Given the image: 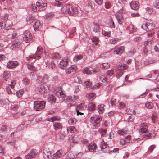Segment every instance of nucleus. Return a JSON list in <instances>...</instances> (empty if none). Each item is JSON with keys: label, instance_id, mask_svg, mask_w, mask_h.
<instances>
[{"label": "nucleus", "instance_id": "2f4dec72", "mask_svg": "<svg viewBox=\"0 0 159 159\" xmlns=\"http://www.w3.org/2000/svg\"><path fill=\"white\" fill-rule=\"evenodd\" d=\"M116 99L113 98H111L110 101L109 99H107L105 101V103L106 104L107 103L109 105V102H110L111 105H114L116 102Z\"/></svg>", "mask_w": 159, "mask_h": 159}, {"label": "nucleus", "instance_id": "8fccbe9b", "mask_svg": "<svg viewBox=\"0 0 159 159\" xmlns=\"http://www.w3.org/2000/svg\"><path fill=\"white\" fill-rule=\"evenodd\" d=\"M31 9L34 11H37L39 10L38 7L34 4H33L31 6Z\"/></svg>", "mask_w": 159, "mask_h": 159}, {"label": "nucleus", "instance_id": "f3484780", "mask_svg": "<svg viewBox=\"0 0 159 159\" xmlns=\"http://www.w3.org/2000/svg\"><path fill=\"white\" fill-rule=\"evenodd\" d=\"M46 91L45 89L44 85H41L36 89V91L37 93H44Z\"/></svg>", "mask_w": 159, "mask_h": 159}, {"label": "nucleus", "instance_id": "dca6fc26", "mask_svg": "<svg viewBox=\"0 0 159 159\" xmlns=\"http://www.w3.org/2000/svg\"><path fill=\"white\" fill-rule=\"evenodd\" d=\"M62 154L63 152L62 150H58L55 154H53L52 159H59L61 157Z\"/></svg>", "mask_w": 159, "mask_h": 159}, {"label": "nucleus", "instance_id": "4be33fe9", "mask_svg": "<svg viewBox=\"0 0 159 159\" xmlns=\"http://www.w3.org/2000/svg\"><path fill=\"white\" fill-rule=\"evenodd\" d=\"M96 145L95 144H89L87 146L89 152H93L96 149Z\"/></svg>", "mask_w": 159, "mask_h": 159}, {"label": "nucleus", "instance_id": "4468645a", "mask_svg": "<svg viewBox=\"0 0 159 159\" xmlns=\"http://www.w3.org/2000/svg\"><path fill=\"white\" fill-rule=\"evenodd\" d=\"M76 70V67L75 65H72L70 67L65 70L66 73L67 74L74 73Z\"/></svg>", "mask_w": 159, "mask_h": 159}, {"label": "nucleus", "instance_id": "20e7f679", "mask_svg": "<svg viewBox=\"0 0 159 159\" xmlns=\"http://www.w3.org/2000/svg\"><path fill=\"white\" fill-rule=\"evenodd\" d=\"M141 28L147 31L153 29L155 27V25L152 21H148L144 22L142 25Z\"/></svg>", "mask_w": 159, "mask_h": 159}, {"label": "nucleus", "instance_id": "7c9ffc66", "mask_svg": "<svg viewBox=\"0 0 159 159\" xmlns=\"http://www.w3.org/2000/svg\"><path fill=\"white\" fill-rule=\"evenodd\" d=\"M33 27L35 31L38 30L41 27L40 22L39 21H36L34 24Z\"/></svg>", "mask_w": 159, "mask_h": 159}, {"label": "nucleus", "instance_id": "b1692460", "mask_svg": "<svg viewBox=\"0 0 159 159\" xmlns=\"http://www.w3.org/2000/svg\"><path fill=\"white\" fill-rule=\"evenodd\" d=\"M104 106L103 104H101L99 105L97 107V109L100 114H102L104 112Z\"/></svg>", "mask_w": 159, "mask_h": 159}, {"label": "nucleus", "instance_id": "4c0bfd02", "mask_svg": "<svg viewBox=\"0 0 159 159\" xmlns=\"http://www.w3.org/2000/svg\"><path fill=\"white\" fill-rule=\"evenodd\" d=\"M46 63L47 66H48L52 68H54L55 66V65L54 63L52 61L51 62H48V61H46Z\"/></svg>", "mask_w": 159, "mask_h": 159}, {"label": "nucleus", "instance_id": "2eb2a0df", "mask_svg": "<svg viewBox=\"0 0 159 159\" xmlns=\"http://www.w3.org/2000/svg\"><path fill=\"white\" fill-rule=\"evenodd\" d=\"M18 63L16 61H9L7 65V67L9 69H11L16 67L18 65Z\"/></svg>", "mask_w": 159, "mask_h": 159}, {"label": "nucleus", "instance_id": "5fc2aeb1", "mask_svg": "<svg viewBox=\"0 0 159 159\" xmlns=\"http://www.w3.org/2000/svg\"><path fill=\"white\" fill-rule=\"evenodd\" d=\"M100 30L99 26L97 25H94L93 28V31L95 32H98Z\"/></svg>", "mask_w": 159, "mask_h": 159}, {"label": "nucleus", "instance_id": "f257e3e1", "mask_svg": "<svg viewBox=\"0 0 159 159\" xmlns=\"http://www.w3.org/2000/svg\"><path fill=\"white\" fill-rule=\"evenodd\" d=\"M48 56V53L44 50L43 48L39 46L37 48V51L36 53L33 55H30L27 57V60L31 62H34L35 61V59L36 56H38L39 58H47Z\"/></svg>", "mask_w": 159, "mask_h": 159}, {"label": "nucleus", "instance_id": "58836bf2", "mask_svg": "<svg viewBox=\"0 0 159 159\" xmlns=\"http://www.w3.org/2000/svg\"><path fill=\"white\" fill-rule=\"evenodd\" d=\"M112 2L110 0H108L105 3V8L107 9L109 8L112 6Z\"/></svg>", "mask_w": 159, "mask_h": 159}, {"label": "nucleus", "instance_id": "49530a36", "mask_svg": "<svg viewBox=\"0 0 159 159\" xmlns=\"http://www.w3.org/2000/svg\"><path fill=\"white\" fill-rule=\"evenodd\" d=\"M107 129H99L98 131L101 134V137L103 136L107 132Z\"/></svg>", "mask_w": 159, "mask_h": 159}, {"label": "nucleus", "instance_id": "412c9836", "mask_svg": "<svg viewBox=\"0 0 159 159\" xmlns=\"http://www.w3.org/2000/svg\"><path fill=\"white\" fill-rule=\"evenodd\" d=\"M68 61L67 59H64L62 60L60 63L59 67L61 68H63L68 64Z\"/></svg>", "mask_w": 159, "mask_h": 159}, {"label": "nucleus", "instance_id": "9d476101", "mask_svg": "<svg viewBox=\"0 0 159 159\" xmlns=\"http://www.w3.org/2000/svg\"><path fill=\"white\" fill-rule=\"evenodd\" d=\"M124 51V48L122 46L115 48L111 50V52L114 55H120L122 54Z\"/></svg>", "mask_w": 159, "mask_h": 159}, {"label": "nucleus", "instance_id": "864d4df0", "mask_svg": "<svg viewBox=\"0 0 159 159\" xmlns=\"http://www.w3.org/2000/svg\"><path fill=\"white\" fill-rule=\"evenodd\" d=\"M92 40L93 43L96 45L98 44V42L99 41L98 38L97 37H93L91 38Z\"/></svg>", "mask_w": 159, "mask_h": 159}, {"label": "nucleus", "instance_id": "de8ad7c7", "mask_svg": "<svg viewBox=\"0 0 159 159\" xmlns=\"http://www.w3.org/2000/svg\"><path fill=\"white\" fill-rule=\"evenodd\" d=\"M16 84V82L14 80H11L10 83L8 84V86L11 87L12 89H13L14 88L15 85Z\"/></svg>", "mask_w": 159, "mask_h": 159}, {"label": "nucleus", "instance_id": "a878e982", "mask_svg": "<svg viewBox=\"0 0 159 159\" xmlns=\"http://www.w3.org/2000/svg\"><path fill=\"white\" fill-rule=\"evenodd\" d=\"M36 5L39 10L40 9L45 7L47 5L46 3H42L39 2H36Z\"/></svg>", "mask_w": 159, "mask_h": 159}, {"label": "nucleus", "instance_id": "09e8293b", "mask_svg": "<svg viewBox=\"0 0 159 159\" xmlns=\"http://www.w3.org/2000/svg\"><path fill=\"white\" fill-rule=\"evenodd\" d=\"M75 157V155L72 152H69L67 155V158L69 159H72Z\"/></svg>", "mask_w": 159, "mask_h": 159}, {"label": "nucleus", "instance_id": "423d86ee", "mask_svg": "<svg viewBox=\"0 0 159 159\" xmlns=\"http://www.w3.org/2000/svg\"><path fill=\"white\" fill-rule=\"evenodd\" d=\"M46 102L44 101L34 102V108L36 111L44 109L45 107Z\"/></svg>", "mask_w": 159, "mask_h": 159}, {"label": "nucleus", "instance_id": "e433bc0d", "mask_svg": "<svg viewBox=\"0 0 159 159\" xmlns=\"http://www.w3.org/2000/svg\"><path fill=\"white\" fill-rule=\"evenodd\" d=\"M145 107L147 109H151L153 108V104L152 102H148L145 104Z\"/></svg>", "mask_w": 159, "mask_h": 159}, {"label": "nucleus", "instance_id": "1a4fd4ad", "mask_svg": "<svg viewBox=\"0 0 159 159\" xmlns=\"http://www.w3.org/2000/svg\"><path fill=\"white\" fill-rule=\"evenodd\" d=\"M43 156L45 159H52V153L48 149L43 150Z\"/></svg>", "mask_w": 159, "mask_h": 159}, {"label": "nucleus", "instance_id": "c756f323", "mask_svg": "<svg viewBox=\"0 0 159 159\" xmlns=\"http://www.w3.org/2000/svg\"><path fill=\"white\" fill-rule=\"evenodd\" d=\"M11 77V74L8 71L4 72L3 79L4 80L7 81V80Z\"/></svg>", "mask_w": 159, "mask_h": 159}, {"label": "nucleus", "instance_id": "393cba45", "mask_svg": "<svg viewBox=\"0 0 159 159\" xmlns=\"http://www.w3.org/2000/svg\"><path fill=\"white\" fill-rule=\"evenodd\" d=\"M48 100L51 103H53L56 102V99L55 96L53 95H50L49 96Z\"/></svg>", "mask_w": 159, "mask_h": 159}, {"label": "nucleus", "instance_id": "69168bd1", "mask_svg": "<svg viewBox=\"0 0 159 159\" xmlns=\"http://www.w3.org/2000/svg\"><path fill=\"white\" fill-rule=\"evenodd\" d=\"M119 39L117 38H113L110 41V43L111 44H115L116 42H117Z\"/></svg>", "mask_w": 159, "mask_h": 159}, {"label": "nucleus", "instance_id": "473e14b6", "mask_svg": "<svg viewBox=\"0 0 159 159\" xmlns=\"http://www.w3.org/2000/svg\"><path fill=\"white\" fill-rule=\"evenodd\" d=\"M76 31V28L74 27L73 28L70 32H69V36L70 37H73L75 34Z\"/></svg>", "mask_w": 159, "mask_h": 159}, {"label": "nucleus", "instance_id": "13d9d810", "mask_svg": "<svg viewBox=\"0 0 159 159\" xmlns=\"http://www.w3.org/2000/svg\"><path fill=\"white\" fill-rule=\"evenodd\" d=\"M6 89L8 94H13L15 93L12 91L13 89H11L9 86H7L6 87Z\"/></svg>", "mask_w": 159, "mask_h": 159}, {"label": "nucleus", "instance_id": "cd10ccee", "mask_svg": "<svg viewBox=\"0 0 159 159\" xmlns=\"http://www.w3.org/2000/svg\"><path fill=\"white\" fill-rule=\"evenodd\" d=\"M69 5L64 6L61 9V12L63 13L68 14Z\"/></svg>", "mask_w": 159, "mask_h": 159}, {"label": "nucleus", "instance_id": "f03ea898", "mask_svg": "<svg viewBox=\"0 0 159 159\" xmlns=\"http://www.w3.org/2000/svg\"><path fill=\"white\" fill-rule=\"evenodd\" d=\"M102 120L101 116L96 115H93L91 118L90 122L92 123V128L93 129L97 128L99 126V122Z\"/></svg>", "mask_w": 159, "mask_h": 159}, {"label": "nucleus", "instance_id": "a211bd4d", "mask_svg": "<svg viewBox=\"0 0 159 159\" xmlns=\"http://www.w3.org/2000/svg\"><path fill=\"white\" fill-rule=\"evenodd\" d=\"M53 125L54 129L56 131L60 129H61L62 127V124L61 123L59 122H54Z\"/></svg>", "mask_w": 159, "mask_h": 159}, {"label": "nucleus", "instance_id": "39448f33", "mask_svg": "<svg viewBox=\"0 0 159 159\" xmlns=\"http://www.w3.org/2000/svg\"><path fill=\"white\" fill-rule=\"evenodd\" d=\"M56 95L57 97L62 98V100L64 101L68 102L72 100L71 97L66 96L64 92L61 89L57 91L56 93Z\"/></svg>", "mask_w": 159, "mask_h": 159}, {"label": "nucleus", "instance_id": "f8f14e48", "mask_svg": "<svg viewBox=\"0 0 159 159\" xmlns=\"http://www.w3.org/2000/svg\"><path fill=\"white\" fill-rule=\"evenodd\" d=\"M77 13L78 10L76 7L69 5L68 14L71 15H76Z\"/></svg>", "mask_w": 159, "mask_h": 159}, {"label": "nucleus", "instance_id": "79ce46f5", "mask_svg": "<svg viewBox=\"0 0 159 159\" xmlns=\"http://www.w3.org/2000/svg\"><path fill=\"white\" fill-rule=\"evenodd\" d=\"M153 38H152L151 39H148L145 41L144 43V47H146L149 44H151L152 43V41H153Z\"/></svg>", "mask_w": 159, "mask_h": 159}, {"label": "nucleus", "instance_id": "bb28decb", "mask_svg": "<svg viewBox=\"0 0 159 159\" xmlns=\"http://www.w3.org/2000/svg\"><path fill=\"white\" fill-rule=\"evenodd\" d=\"M20 42L19 39H17L12 44L11 47L12 48H17L20 46Z\"/></svg>", "mask_w": 159, "mask_h": 159}, {"label": "nucleus", "instance_id": "4d7b16f0", "mask_svg": "<svg viewBox=\"0 0 159 159\" xmlns=\"http://www.w3.org/2000/svg\"><path fill=\"white\" fill-rule=\"evenodd\" d=\"M110 66V64L108 63H103L102 65V67L103 69H107Z\"/></svg>", "mask_w": 159, "mask_h": 159}, {"label": "nucleus", "instance_id": "37998d69", "mask_svg": "<svg viewBox=\"0 0 159 159\" xmlns=\"http://www.w3.org/2000/svg\"><path fill=\"white\" fill-rule=\"evenodd\" d=\"M24 93V91L23 89H21L18 91L16 92V95L18 98L21 97Z\"/></svg>", "mask_w": 159, "mask_h": 159}, {"label": "nucleus", "instance_id": "3c124183", "mask_svg": "<svg viewBox=\"0 0 159 159\" xmlns=\"http://www.w3.org/2000/svg\"><path fill=\"white\" fill-rule=\"evenodd\" d=\"M23 83L25 85H28L30 83V81L29 80L26 78H24L23 80Z\"/></svg>", "mask_w": 159, "mask_h": 159}, {"label": "nucleus", "instance_id": "052dcab7", "mask_svg": "<svg viewBox=\"0 0 159 159\" xmlns=\"http://www.w3.org/2000/svg\"><path fill=\"white\" fill-rule=\"evenodd\" d=\"M83 72L84 74H89L92 73L89 69L88 68H85L83 71Z\"/></svg>", "mask_w": 159, "mask_h": 159}, {"label": "nucleus", "instance_id": "6ab92c4d", "mask_svg": "<svg viewBox=\"0 0 159 159\" xmlns=\"http://www.w3.org/2000/svg\"><path fill=\"white\" fill-rule=\"evenodd\" d=\"M60 117L58 116H53L50 118H47L46 120L53 122L55 121H59L60 120Z\"/></svg>", "mask_w": 159, "mask_h": 159}, {"label": "nucleus", "instance_id": "338daca9", "mask_svg": "<svg viewBox=\"0 0 159 159\" xmlns=\"http://www.w3.org/2000/svg\"><path fill=\"white\" fill-rule=\"evenodd\" d=\"M152 122L154 124H157L158 122V120L157 119V116L154 115H152Z\"/></svg>", "mask_w": 159, "mask_h": 159}, {"label": "nucleus", "instance_id": "c9c22d12", "mask_svg": "<svg viewBox=\"0 0 159 159\" xmlns=\"http://www.w3.org/2000/svg\"><path fill=\"white\" fill-rule=\"evenodd\" d=\"M125 114H135L136 113L135 111L130 109H127L125 111Z\"/></svg>", "mask_w": 159, "mask_h": 159}, {"label": "nucleus", "instance_id": "e2e57ef3", "mask_svg": "<svg viewBox=\"0 0 159 159\" xmlns=\"http://www.w3.org/2000/svg\"><path fill=\"white\" fill-rule=\"evenodd\" d=\"M82 58V57L81 55H77L75 56L73 58V60L74 61H77L78 60H80Z\"/></svg>", "mask_w": 159, "mask_h": 159}, {"label": "nucleus", "instance_id": "680f3d73", "mask_svg": "<svg viewBox=\"0 0 159 159\" xmlns=\"http://www.w3.org/2000/svg\"><path fill=\"white\" fill-rule=\"evenodd\" d=\"M54 16V15L51 13H47L45 16V18L49 19L52 18Z\"/></svg>", "mask_w": 159, "mask_h": 159}, {"label": "nucleus", "instance_id": "aec40b11", "mask_svg": "<svg viewBox=\"0 0 159 159\" xmlns=\"http://www.w3.org/2000/svg\"><path fill=\"white\" fill-rule=\"evenodd\" d=\"M4 28H6V30H9L11 32H12V31H13L14 30V29L13 28L11 29V28L10 29H7V27L6 24L5 23V22H3V21L0 22V30L3 29Z\"/></svg>", "mask_w": 159, "mask_h": 159}, {"label": "nucleus", "instance_id": "9b49d317", "mask_svg": "<svg viewBox=\"0 0 159 159\" xmlns=\"http://www.w3.org/2000/svg\"><path fill=\"white\" fill-rule=\"evenodd\" d=\"M37 153V151L35 149L32 150L28 155L25 156L26 159H31L34 158Z\"/></svg>", "mask_w": 159, "mask_h": 159}, {"label": "nucleus", "instance_id": "6e6552de", "mask_svg": "<svg viewBox=\"0 0 159 159\" xmlns=\"http://www.w3.org/2000/svg\"><path fill=\"white\" fill-rule=\"evenodd\" d=\"M148 128V125L146 123H142L139 125V131L141 134L147 133L148 132V130L147 129Z\"/></svg>", "mask_w": 159, "mask_h": 159}, {"label": "nucleus", "instance_id": "0eeeda50", "mask_svg": "<svg viewBox=\"0 0 159 159\" xmlns=\"http://www.w3.org/2000/svg\"><path fill=\"white\" fill-rule=\"evenodd\" d=\"M23 40L26 43H29L31 40L32 36L30 31L26 30L22 35Z\"/></svg>", "mask_w": 159, "mask_h": 159}, {"label": "nucleus", "instance_id": "a19ab883", "mask_svg": "<svg viewBox=\"0 0 159 159\" xmlns=\"http://www.w3.org/2000/svg\"><path fill=\"white\" fill-rule=\"evenodd\" d=\"M86 96L88 98L91 100H93L95 97V94L93 93H89Z\"/></svg>", "mask_w": 159, "mask_h": 159}, {"label": "nucleus", "instance_id": "a18cd8bd", "mask_svg": "<svg viewBox=\"0 0 159 159\" xmlns=\"http://www.w3.org/2000/svg\"><path fill=\"white\" fill-rule=\"evenodd\" d=\"M156 134L154 133H149L145 135V138L146 139L152 138L154 137Z\"/></svg>", "mask_w": 159, "mask_h": 159}, {"label": "nucleus", "instance_id": "774afa93", "mask_svg": "<svg viewBox=\"0 0 159 159\" xmlns=\"http://www.w3.org/2000/svg\"><path fill=\"white\" fill-rule=\"evenodd\" d=\"M82 104H79L76 108V110H82L84 109V107Z\"/></svg>", "mask_w": 159, "mask_h": 159}, {"label": "nucleus", "instance_id": "5701e85b", "mask_svg": "<svg viewBox=\"0 0 159 159\" xmlns=\"http://www.w3.org/2000/svg\"><path fill=\"white\" fill-rule=\"evenodd\" d=\"M47 80V79L46 77H42V76H38L37 80V82L39 83H45Z\"/></svg>", "mask_w": 159, "mask_h": 159}, {"label": "nucleus", "instance_id": "c03bdc74", "mask_svg": "<svg viewBox=\"0 0 159 159\" xmlns=\"http://www.w3.org/2000/svg\"><path fill=\"white\" fill-rule=\"evenodd\" d=\"M27 67L28 69L30 70H33V71H34L36 70V68L33 66V64L32 63L31 64H28L27 65Z\"/></svg>", "mask_w": 159, "mask_h": 159}, {"label": "nucleus", "instance_id": "bf43d9fd", "mask_svg": "<svg viewBox=\"0 0 159 159\" xmlns=\"http://www.w3.org/2000/svg\"><path fill=\"white\" fill-rule=\"evenodd\" d=\"M34 18V17L33 16H30L27 17L26 19L27 21L30 24L32 22Z\"/></svg>", "mask_w": 159, "mask_h": 159}, {"label": "nucleus", "instance_id": "603ef678", "mask_svg": "<svg viewBox=\"0 0 159 159\" xmlns=\"http://www.w3.org/2000/svg\"><path fill=\"white\" fill-rule=\"evenodd\" d=\"M107 146V144L103 141H102L100 143V147L101 149L106 148Z\"/></svg>", "mask_w": 159, "mask_h": 159}, {"label": "nucleus", "instance_id": "f704fd0d", "mask_svg": "<svg viewBox=\"0 0 159 159\" xmlns=\"http://www.w3.org/2000/svg\"><path fill=\"white\" fill-rule=\"evenodd\" d=\"M89 110L91 111H94L95 109V104L93 103H90L89 104Z\"/></svg>", "mask_w": 159, "mask_h": 159}, {"label": "nucleus", "instance_id": "ddd939ff", "mask_svg": "<svg viewBox=\"0 0 159 159\" xmlns=\"http://www.w3.org/2000/svg\"><path fill=\"white\" fill-rule=\"evenodd\" d=\"M139 5L138 0H133L130 3L131 8L134 10H136L138 9Z\"/></svg>", "mask_w": 159, "mask_h": 159}, {"label": "nucleus", "instance_id": "72a5a7b5", "mask_svg": "<svg viewBox=\"0 0 159 159\" xmlns=\"http://www.w3.org/2000/svg\"><path fill=\"white\" fill-rule=\"evenodd\" d=\"M67 131L68 133H74L76 131V129L74 126H70L67 129Z\"/></svg>", "mask_w": 159, "mask_h": 159}, {"label": "nucleus", "instance_id": "6e6d98bb", "mask_svg": "<svg viewBox=\"0 0 159 159\" xmlns=\"http://www.w3.org/2000/svg\"><path fill=\"white\" fill-rule=\"evenodd\" d=\"M136 51L134 48H133L131 49V51H129L128 53V55L129 56L131 57L133 56L134 54L136 52Z\"/></svg>", "mask_w": 159, "mask_h": 159}, {"label": "nucleus", "instance_id": "ea45409f", "mask_svg": "<svg viewBox=\"0 0 159 159\" xmlns=\"http://www.w3.org/2000/svg\"><path fill=\"white\" fill-rule=\"evenodd\" d=\"M127 131L123 129H120L117 131V134L119 135H124L127 134Z\"/></svg>", "mask_w": 159, "mask_h": 159}, {"label": "nucleus", "instance_id": "7ed1b4c3", "mask_svg": "<svg viewBox=\"0 0 159 159\" xmlns=\"http://www.w3.org/2000/svg\"><path fill=\"white\" fill-rule=\"evenodd\" d=\"M125 9L123 7L120 9L115 14V16L119 24H121L124 21L123 15L125 13Z\"/></svg>", "mask_w": 159, "mask_h": 159}, {"label": "nucleus", "instance_id": "c85d7f7f", "mask_svg": "<svg viewBox=\"0 0 159 159\" xmlns=\"http://www.w3.org/2000/svg\"><path fill=\"white\" fill-rule=\"evenodd\" d=\"M127 68V66L124 64H120L118 67V70H123L126 69Z\"/></svg>", "mask_w": 159, "mask_h": 159}, {"label": "nucleus", "instance_id": "0e129e2a", "mask_svg": "<svg viewBox=\"0 0 159 159\" xmlns=\"http://www.w3.org/2000/svg\"><path fill=\"white\" fill-rule=\"evenodd\" d=\"M60 57V55L58 52L54 53L52 55V57L53 59L58 58Z\"/></svg>", "mask_w": 159, "mask_h": 159}]
</instances>
